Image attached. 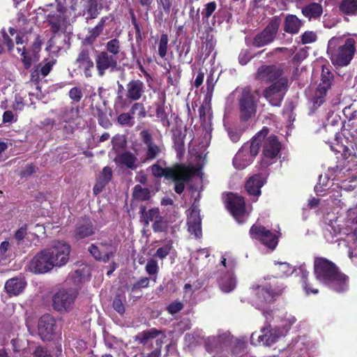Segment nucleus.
Instances as JSON below:
<instances>
[{
	"mask_svg": "<svg viewBox=\"0 0 357 357\" xmlns=\"http://www.w3.org/2000/svg\"><path fill=\"white\" fill-rule=\"evenodd\" d=\"M101 9L102 5L98 3L97 0H87L86 6L87 17L86 19L89 20L97 18Z\"/></svg>",
	"mask_w": 357,
	"mask_h": 357,
	"instance_id": "e433bc0d",
	"label": "nucleus"
},
{
	"mask_svg": "<svg viewBox=\"0 0 357 357\" xmlns=\"http://www.w3.org/2000/svg\"><path fill=\"white\" fill-rule=\"evenodd\" d=\"M168 227V221L161 215H159L152 225V229L155 233L166 232Z\"/></svg>",
	"mask_w": 357,
	"mask_h": 357,
	"instance_id": "de8ad7c7",
	"label": "nucleus"
},
{
	"mask_svg": "<svg viewBox=\"0 0 357 357\" xmlns=\"http://www.w3.org/2000/svg\"><path fill=\"white\" fill-rule=\"evenodd\" d=\"M301 273V283L306 294H317L319 292V289L317 288H314L313 287V284L310 282L309 278L310 273L306 271H302Z\"/></svg>",
	"mask_w": 357,
	"mask_h": 357,
	"instance_id": "a19ab883",
	"label": "nucleus"
},
{
	"mask_svg": "<svg viewBox=\"0 0 357 357\" xmlns=\"http://www.w3.org/2000/svg\"><path fill=\"white\" fill-rule=\"evenodd\" d=\"M264 180L261 174H257L250 176L245 184V189L250 196L259 197L261 195V188L264 185Z\"/></svg>",
	"mask_w": 357,
	"mask_h": 357,
	"instance_id": "b1692460",
	"label": "nucleus"
},
{
	"mask_svg": "<svg viewBox=\"0 0 357 357\" xmlns=\"http://www.w3.org/2000/svg\"><path fill=\"white\" fill-rule=\"evenodd\" d=\"M13 352L21 356V340L18 338H14L10 342Z\"/></svg>",
	"mask_w": 357,
	"mask_h": 357,
	"instance_id": "774afa93",
	"label": "nucleus"
},
{
	"mask_svg": "<svg viewBox=\"0 0 357 357\" xmlns=\"http://www.w3.org/2000/svg\"><path fill=\"white\" fill-rule=\"evenodd\" d=\"M183 308V304L180 301L172 302L167 307V310L171 314L179 312Z\"/></svg>",
	"mask_w": 357,
	"mask_h": 357,
	"instance_id": "e2e57ef3",
	"label": "nucleus"
},
{
	"mask_svg": "<svg viewBox=\"0 0 357 357\" xmlns=\"http://www.w3.org/2000/svg\"><path fill=\"white\" fill-rule=\"evenodd\" d=\"M253 57L249 50H243L238 55L239 63L242 66L246 65Z\"/></svg>",
	"mask_w": 357,
	"mask_h": 357,
	"instance_id": "052dcab7",
	"label": "nucleus"
},
{
	"mask_svg": "<svg viewBox=\"0 0 357 357\" xmlns=\"http://www.w3.org/2000/svg\"><path fill=\"white\" fill-rule=\"evenodd\" d=\"M5 289L10 296L19 295L22 291V280L17 278L8 280L5 284Z\"/></svg>",
	"mask_w": 357,
	"mask_h": 357,
	"instance_id": "c9c22d12",
	"label": "nucleus"
},
{
	"mask_svg": "<svg viewBox=\"0 0 357 357\" xmlns=\"http://www.w3.org/2000/svg\"><path fill=\"white\" fill-rule=\"evenodd\" d=\"M231 17V14L226 8L218 10L213 17L214 20L218 19L219 23H222L225 20L229 22Z\"/></svg>",
	"mask_w": 357,
	"mask_h": 357,
	"instance_id": "4d7b16f0",
	"label": "nucleus"
},
{
	"mask_svg": "<svg viewBox=\"0 0 357 357\" xmlns=\"http://www.w3.org/2000/svg\"><path fill=\"white\" fill-rule=\"evenodd\" d=\"M219 285L222 291L229 293L233 291L236 285V278L232 273L225 274L220 280Z\"/></svg>",
	"mask_w": 357,
	"mask_h": 357,
	"instance_id": "f704fd0d",
	"label": "nucleus"
},
{
	"mask_svg": "<svg viewBox=\"0 0 357 357\" xmlns=\"http://www.w3.org/2000/svg\"><path fill=\"white\" fill-rule=\"evenodd\" d=\"M33 357H52L50 352L42 346L37 347L33 352Z\"/></svg>",
	"mask_w": 357,
	"mask_h": 357,
	"instance_id": "0e129e2a",
	"label": "nucleus"
},
{
	"mask_svg": "<svg viewBox=\"0 0 357 357\" xmlns=\"http://www.w3.org/2000/svg\"><path fill=\"white\" fill-rule=\"evenodd\" d=\"M96 229L88 217H82L75 225L73 238L76 241L89 237L95 234Z\"/></svg>",
	"mask_w": 357,
	"mask_h": 357,
	"instance_id": "aec40b11",
	"label": "nucleus"
},
{
	"mask_svg": "<svg viewBox=\"0 0 357 357\" xmlns=\"http://www.w3.org/2000/svg\"><path fill=\"white\" fill-rule=\"evenodd\" d=\"M284 70L275 65L261 66L256 73V78L265 80L267 83H273L283 77Z\"/></svg>",
	"mask_w": 357,
	"mask_h": 357,
	"instance_id": "a211bd4d",
	"label": "nucleus"
},
{
	"mask_svg": "<svg viewBox=\"0 0 357 357\" xmlns=\"http://www.w3.org/2000/svg\"><path fill=\"white\" fill-rule=\"evenodd\" d=\"M334 81L333 73L325 66H322L320 83L319 84L312 98L314 108L320 107L325 101L327 92L331 89Z\"/></svg>",
	"mask_w": 357,
	"mask_h": 357,
	"instance_id": "9d476101",
	"label": "nucleus"
},
{
	"mask_svg": "<svg viewBox=\"0 0 357 357\" xmlns=\"http://www.w3.org/2000/svg\"><path fill=\"white\" fill-rule=\"evenodd\" d=\"M188 231L194 234L196 238H200L202 236V220L198 213L192 211L188 218Z\"/></svg>",
	"mask_w": 357,
	"mask_h": 357,
	"instance_id": "bb28decb",
	"label": "nucleus"
},
{
	"mask_svg": "<svg viewBox=\"0 0 357 357\" xmlns=\"http://www.w3.org/2000/svg\"><path fill=\"white\" fill-rule=\"evenodd\" d=\"M70 246L61 241H55L51 247L39 252L27 265V270L36 274L46 273L54 266L65 265L70 252Z\"/></svg>",
	"mask_w": 357,
	"mask_h": 357,
	"instance_id": "f257e3e1",
	"label": "nucleus"
},
{
	"mask_svg": "<svg viewBox=\"0 0 357 357\" xmlns=\"http://www.w3.org/2000/svg\"><path fill=\"white\" fill-rule=\"evenodd\" d=\"M282 24L281 15H275L270 18L267 25L262 30L263 32L269 37L273 42L275 40L278 33L279 29Z\"/></svg>",
	"mask_w": 357,
	"mask_h": 357,
	"instance_id": "cd10ccee",
	"label": "nucleus"
},
{
	"mask_svg": "<svg viewBox=\"0 0 357 357\" xmlns=\"http://www.w3.org/2000/svg\"><path fill=\"white\" fill-rule=\"evenodd\" d=\"M75 63L79 70H82L87 78L92 77L94 63L91 59V50L87 47L82 48L75 59Z\"/></svg>",
	"mask_w": 357,
	"mask_h": 357,
	"instance_id": "6ab92c4d",
	"label": "nucleus"
},
{
	"mask_svg": "<svg viewBox=\"0 0 357 357\" xmlns=\"http://www.w3.org/2000/svg\"><path fill=\"white\" fill-rule=\"evenodd\" d=\"M301 43L303 45L314 43L317 40V36L314 31H307L301 35Z\"/></svg>",
	"mask_w": 357,
	"mask_h": 357,
	"instance_id": "bf43d9fd",
	"label": "nucleus"
},
{
	"mask_svg": "<svg viewBox=\"0 0 357 357\" xmlns=\"http://www.w3.org/2000/svg\"><path fill=\"white\" fill-rule=\"evenodd\" d=\"M139 110L138 116L144 118L146 116L145 107L142 102H135L127 113H122L117 117V122L121 126L131 127L134 125V115Z\"/></svg>",
	"mask_w": 357,
	"mask_h": 357,
	"instance_id": "4be33fe9",
	"label": "nucleus"
},
{
	"mask_svg": "<svg viewBox=\"0 0 357 357\" xmlns=\"http://www.w3.org/2000/svg\"><path fill=\"white\" fill-rule=\"evenodd\" d=\"M47 22L50 26L51 32L55 35L60 31L61 26L66 22V19L61 14L48 15Z\"/></svg>",
	"mask_w": 357,
	"mask_h": 357,
	"instance_id": "473e14b6",
	"label": "nucleus"
},
{
	"mask_svg": "<svg viewBox=\"0 0 357 357\" xmlns=\"http://www.w3.org/2000/svg\"><path fill=\"white\" fill-rule=\"evenodd\" d=\"M77 292L74 289H60L53 296V306L57 311L70 309L77 298Z\"/></svg>",
	"mask_w": 357,
	"mask_h": 357,
	"instance_id": "4468645a",
	"label": "nucleus"
},
{
	"mask_svg": "<svg viewBox=\"0 0 357 357\" xmlns=\"http://www.w3.org/2000/svg\"><path fill=\"white\" fill-rule=\"evenodd\" d=\"M249 233L252 239L260 241L271 250H275L278 244V236L261 225L254 224Z\"/></svg>",
	"mask_w": 357,
	"mask_h": 357,
	"instance_id": "9b49d317",
	"label": "nucleus"
},
{
	"mask_svg": "<svg viewBox=\"0 0 357 357\" xmlns=\"http://www.w3.org/2000/svg\"><path fill=\"white\" fill-rule=\"evenodd\" d=\"M276 274L278 277H287L292 274L293 267L287 262H278L275 264Z\"/></svg>",
	"mask_w": 357,
	"mask_h": 357,
	"instance_id": "49530a36",
	"label": "nucleus"
},
{
	"mask_svg": "<svg viewBox=\"0 0 357 357\" xmlns=\"http://www.w3.org/2000/svg\"><path fill=\"white\" fill-rule=\"evenodd\" d=\"M301 13L309 20H317L323 13V7L321 3L312 2L303 6Z\"/></svg>",
	"mask_w": 357,
	"mask_h": 357,
	"instance_id": "c85d7f7f",
	"label": "nucleus"
},
{
	"mask_svg": "<svg viewBox=\"0 0 357 357\" xmlns=\"http://www.w3.org/2000/svg\"><path fill=\"white\" fill-rule=\"evenodd\" d=\"M103 51L119 59V54L121 51L120 40L118 38H112L108 40Z\"/></svg>",
	"mask_w": 357,
	"mask_h": 357,
	"instance_id": "58836bf2",
	"label": "nucleus"
},
{
	"mask_svg": "<svg viewBox=\"0 0 357 357\" xmlns=\"http://www.w3.org/2000/svg\"><path fill=\"white\" fill-rule=\"evenodd\" d=\"M226 207L236 220L243 222L241 218L245 213V202L243 197L229 192L227 196Z\"/></svg>",
	"mask_w": 357,
	"mask_h": 357,
	"instance_id": "2eb2a0df",
	"label": "nucleus"
},
{
	"mask_svg": "<svg viewBox=\"0 0 357 357\" xmlns=\"http://www.w3.org/2000/svg\"><path fill=\"white\" fill-rule=\"evenodd\" d=\"M261 146L262 153L260 166L267 168L277 161L282 149V144L277 136L271 135L264 138Z\"/></svg>",
	"mask_w": 357,
	"mask_h": 357,
	"instance_id": "6e6552de",
	"label": "nucleus"
},
{
	"mask_svg": "<svg viewBox=\"0 0 357 357\" xmlns=\"http://www.w3.org/2000/svg\"><path fill=\"white\" fill-rule=\"evenodd\" d=\"M303 25V20L296 15L287 14L283 22V30L285 33L295 35L299 33Z\"/></svg>",
	"mask_w": 357,
	"mask_h": 357,
	"instance_id": "393cba45",
	"label": "nucleus"
},
{
	"mask_svg": "<svg viewBox=\"0 0 357 357\" xmlns=\"http://www.w3.org/2000/svg\"><path fill=\"white\" fill-rule=\"evenodd\" d=\"M113 172L111 167L106 166L105 167L100 173L98 174L97 180L108 184L112 178Z\"/></svg>",
	"mask_w": 357,
	"mask_h": 357,
	"instance_id": "603ef678",
	"label": "nucleus"
},
{
	"mask_svg": "<svg viewBox=\"0 0 357 357\" xmlns=\"http://www.w3.org/2000/svg\"><path fill=\"white\" fill-rule=\"evenodd\" d=\"M146 86L143 81L139 79H130L126 85L125 105L127 102H137L144 95Z\"/></svg>",
	"mask_w": 357,
	"mask_h": 357,
	"instance_id": "dca6fc26",
	"label": "nucleus"
},
{
	"mask_svg": "<svg viewBox=\"0 0 357 357\" xmlns=\"http://www.w3.org/2000/svg\"><path fill=\"white\" fill-rule=\"evenodd\" d=\"M125 301L126 296L124 293H117L114 298L112 307L114 310L119 314H123L125 313Z\"/></svg>",
	"mask_w": 357,
	"mask_h": 357,
	"instance_id": "79ce46f5",
	"label": "nucleus"
},
{
	"mask_svg": "<svg viewBox=\"0 0 357 357\" xmlns=\"http://www.w3.org/2000/svg\"><path fill=\"white\" fill-rule=\"evenodd\" d=\"M68 96L73 102H79L83 97L82 90L79 87L74 86L69 91Z\"/></svg>",
	"mask_w": 357,
	"mask_h": 357,
	"instance_id": "6e6d98bb",
	"label": "nucleus"
},
{
	"mask_svg": "<svg viewBox=\"0 0 357 357\" xmlns=\"http://www.w3.org/2000/svg\"><path fill=\"white\" fill-rule=\"evenodd\" d=\"M314 273L317 280L337 293L349 289V277L334 262L325 257L314 259Z\"/></svg>",
	"mask_w": 357,
	"mask_h": 357,
	"instance_id": "f03ea898",
	"label": "nucleus"
},
{
	"mask_svg": "<svg viewBox=\"0 0 357 357\" xmlns=\"http://www.w3.org/2000/svg\"><path fill=\"white\" fill-rule=\"evenodd\" d=\"M140 135L142 142L146 146L143 161L147 162L154 160L161 153V148L153 142V137L149 131L142 130Z\"/></svg>",
	"mask_w": 357,
	"mask_h": 357,
	"instance_id": "5701e85b",
	"label": "nucleus"
},
{
	"mask_svg": "<svg viewBox=\"0 0 357 357\" xmlns=\"http://www.w3.org/2000/svg\"><path fill=\"white\" fill-rule=\"evenodd\" d=\"M356 51V40L352 38L343 40L341 37H333L328 40L327 54L335 66H347L354 59Z\"/></svg>",
	"mask_w": 357,
	"mask_h": 357,
	"instance_id": "20e7f679",
	"label": "nucleus"
},
{
	"mask_svg": "<svg viewBox=\"0 0 357 357\" xmlns=\"http://www.w3.org/2000/svg\"><path fill=\"white\" fill-rule=\"evenodd\" d=\"M185 138V134L183 133L181 130L177 129L173 131L172 139L174 142V147L179 158L183 156L185 151L184 143Z\"/></svg>",
	"mask_w": 357,
	"mask_h": 357,
	"instance_id": "2f4dec72",
	"label": "nucleus"
},
{
	"mask_svg": "<svg viewBox=\"0 0 357 357\" xmlns=\"http://www.w3.org/2000/svg\"><path fill=\"white\" fill-rule=\"evenodd\" d=\"M190 52V43H185L182 46V52L179 54V58L183 57V63H191L192 61V58L189 56L188 54Z\"/></svg>",
	"mask_w": 357,
	"mask_h": 357,
	"instance_id": "13d9d810",
	"label": "nucleus"
},
{
	"mask_svg": "<svg viewBox=\"0 0 357 357\" xmlns=\"http://www.w3.org/2000/svg\"><path fill=\"white\" fill-rule=\"evenodd\" d=\"M57 326L56 320L50 314L43 315L38 325V335L43 341H52L56 337Z\"/></svg>",
	"mask_w": 357,
	"mask_h": 357,
	"instance_id": "ddd939ff",
	"label": "nucleus"
},
{
	"mask_svg": "<svg viewBox=\"0 0 357 357\" xmlns=\"http://www.w3.org/2000/svg\"><path fill=\"white\" fill-rule=\"evenodd\" d=\"M116 163L126 167L130 169H135L137 158L130 151H126L117 155L115 158Z\"/></svg>",
	"mask_w": 357,
	"mask_h": 357,
	"instance_id": "c756f323",
	"label": "nucleus"
},
{
	"mask_svg": "<svg viewBox=\"0 0 357 357\" xmlns=\"http://www.w3.org/2000/svg\"><path fill=\"white\" fill-rule=\"evenodd\" d=\"M273 43V40L268 37L263 31L256 34L252 40V45L255 47H262Z\"/></svg>",
	"mask_w": 357,
	"mask_h": 357,
	"instance_id": "c03bdc74",
	"label": "nucleus"
},
{
	"mask_svg": "<svg viewBox=\"0 0 357 357\" xmlns=\"http://www.w3.org/2000/svg\"><path fill=\"white\" fill-rule=\"evenodd\" d=\"M268 132L269 128L264 127L252 137L250 142H246L241 146L233 160L236 169H243L252 163L259 153L262 140Z\"/></svg>",
	"mask_w": 357,
	"mask_h": 357,
	"instance_id": "39448f33",
	"label": "nucleus"
},
{
	"mask_svg": "<svg viewBox=\"0 0 357 357\" xmlns=\"http://www.w3.org/2000/svg\"><path fill=\"white\" fill-rule=\"evenodd\" d=\"M96 110L99 125L105 129L111 127L112 123L107 116V114L98 107H96Z\"/></svg>",
	"mask_w": 357,
	"mask_h": 357,
	"instance_id": "3c124183",
	"label": "nucleus"
},
{
	"mask_svg": "<svg viewBox=\"0 0 357 357\" xmlns=\"http://www.w3.org/2000/svg\"><path fill=\"white\" fill-rule=\"evenodd\" d=\"M270 328V325L268 327L262 328L261 329V335H258L256 332L252 333L250 337V343L255 346H270L276 342L279 337L273 333Z\"/></svg>",
	"mask_w": 357,
	"mask_h": 357,
	"instance_id": "412c9836",
	"label": "nucleus"
},
{
	"mask_svg": "<svg viewBox=\"0 0 357 357\" xmlns=\"http://www.w3.org/2000/svg\"><path fill=\"white\" fill-rule=\"evenodd\" d=\"M155 107V114L153 116H156L161 122L163 126L169 127L171 125V122L168 118V114L167 113L165 107V100L162 102H155L153 103L152 107ZM152 116V114H150Z\"/></svg>",
	"mask_w": 357,
	"mask_h": 357,
	"instance_id": "7c9ffc66",
	"label": "nucleus"
},
{
	"mask_svg": "<svg viewBox=\"0 0 357 357\" xmlns=\"http://www.w3.org/2000/svg\"><path fill=\"white\" fill-rule=\"evenodd\" d=\"M96 67L98 75L102 77L107 71L114 72L118 69L119 59L102 50L96 55Z\"/></svg>",
	"mask_w": 357,
	"mask_h": 357,
	"instance_id": "f8f14e48",
	"label": "nucleus"
},
{
	"mask_svg": "<svg viewBox=\"0 0 357 357\" xmlns=\"http://www.w3.org/2000/svg\"><path fill=\"white\" fill-rule=\"evenodd\" d=\"M150 280L147 277H144L137 280L135 284L131 287V291H134L137 289L146 288L149 286Z\"/></svg>",
	"mask_w": 357,
	"mask_h": 357,
	"instance_id": "680f3d73",
	"label": "nucleus"
},
{
	"mask_svg": "<svg viewBox=\"0 0 357 357\" xmlns=\"http://www.w3.org/2000/svg\"><path fill=\"white\" fill-rule=\"evenodd\" d=\"M139 221L144 227H148L149 223H153L160 215V209L158 207L151 208L149 210H146V207L144 205L139 206Z\"/></svg>",
	"mask_w": 357,
	"mask_h": 357,
	"instance_id": "a878e982",
	"label": "nucleus"
},
{
	"mask_svg": "<svg viewBox=\"0 0 357 357\" xmlns=\"http://www.w3.org/2000/svg\"><path fill=\"white\" fill-rule=\"evenodd\" d=\"M40 64L36 66L31 71L30 82L34 84H38L40 80Z\"/></svg>",
	"mask_w": 357,
	"mask_h": 357,
	"instance_id": "338daca9",
	"label": "nucleus"
},
{
	"mask_svg": "<svg viewBox=\"0 0 357 357\" xmlns=\"http://www.w3.org/2000/svg\"><path fill=\"white\" fill-rule=\"evenodd\" d=\"M169 36L167 33H162L158 40V54L161 59L165 58L168 50Z\"/></svg>",
	"mask_w": 357,
	"mask_h": 357,
	"instance_id": "a18cd8bd",
	"label": "nucleus"
},
{
	"mask_svg": "<svg viewBox=\"0 0 357 357\" xmlns=\"http://www.w3.org/2000/svg\"><path fill=\"white\" fill-rule=\"evenodd\" d=\"M251 289L255 291L257 300L259 303H271L283 292V284L276 280L262 281L260 284H253Z\"/></svg>",
	"mask_w": 357,
	"mask_h": 357,
	"instance_id": "0eeeda50",
	"label": "nucleus"
},
{
	"mask_svg": "<svg viewBox=\"0 0 357 357\" xmlns=\"http://www.w3.org/2000/svg\"><path fill=\"white\" fill-rule=\"evenodd\" d=\"M173 249V241L168 240L165 242V245L157 249L154 256L160 259H165Z\"/></svg>",
	"mask_w": 357,
	"mask_h": 357,
	"instance_id": "8fccbe9b",
	"label": "nucleus"
},
{
	"mask_svg": "<svg viewBox=\"0 0 357 357\" xmlns=\"http://www.w3.org/2000/svg\"><path fill=\"white\" fill-rule=\"evenodd\" d=\"M161 333V331L158 330L155 328H152L149 330L143 331L139 333L135 337V340L140 344L145 345L147 344L149 340L155 338Z\"/></svg>",
	"mask_w": 357,
	"mask_h": 357,
	"instance_id": "72a5a7b5",
	"label": "nucleus"
},
{
	"mask_svg": "<svg viewBox=\"0 0 357 357\" xmlns=\"http://www.w3.org/2000/svg\"><path fill=\"white\" fill-rule=\"evenodd\" d=\"M43 40L39 35H36L32 44L27 48L24 47V68L29 69L32 64L40 59Z\"/></svg>",
	"mask_w": 357,
	"mask_h": 357,
	"instance_id": "f3484780",
	"label": "nucleus"
},
{
	"mask_svg": "<svg viewBox=\"0 0 357 357\" xmlns=\"http://www.w3.org/2000/svg\"><path fill=\"white\" fill-rule=\"evenodd\" d=\"M153 175L156 178L164 176L171 179L174 183V190L176 193L181 195L185 188V184L190 182L195 175L192 167L183 163H176L172 167H162L158 164L151 166Z\"/></svg>",
	"mask_w": 357,
	"mask_h": 357,
	"instance_id": "7ed1b4c3",
	"label": "nucleus"
},
{
	"mask_svg": "<svg viewBox=\"0 0 357 357\" xmlns=\"http://www.w3.org/2000/svg\"><path fill=\"white\" fill-rule=\"evenodd\" d=\"M132 196L133 199L145 202L151 199V190L147 188H143L140 185H136L133 188Z\"/></svg>",
	"mask_w": 357,
	"mask_h": 357,
	"instance_id": "4c0bfd02",
	"label": "nucleus"
},
{
	"mask_svg": "<svg viewBox=\"0 0 357 357\" xmlns=\"http://www.w3.org/2000/svg\"><path fill=\"white\" fill-rule=\"evenodd\" d=\"M217 8V3L215 1H210L204 5L202 10V15L203 18L208 20Z\"/></svg>",
	"mask_w": 357,
	"mask_h": 357,
	"instance_id": "5fc2aeb1",
	"label": "nucleus"
},
{
	"mask_svg": "<svg viewBox=\"0 0 357 357\" xmlns=\"http://www.w3.org/2000/svg\"><path fill=\"white\" fill-rule=\"evenodd\" d=\"M288 88V78L282 77L265 88L262 95L272 106L280 107Z\"/></svg>",
	"mask_w": 357,
	"mask_h": 357,
	"instance_id": "1a4fd4ad",
	"label": "nucleus"
},
{
	"mask_svg": "<svg viewBox=\"0 0 357 357\" xmlns=\"http://www.w3.org/2000/svg\"><path fill=\"white\" fill-rule=\"evenodd\" d=\"M146 271L149 275H155L158 272V266L154 259L149 260L146 265Z\"/></svg>",
	"mask_w": 357,
	"mask_h": 357,
	"instance_id": "69168bd1",
	"label": "nucleus"
},
{
	"mask_svg": "<svg viewBox=\"0 0 357 357\" xmlns=\"http://www.w3.org/2000/svg\"><path fill=\"white\" fill-rule=\"evenodd\" d=\"M213 28L211 27L210 26H208L207 27H206L204 31L202 33V36H200V38L202 40H205L206 46L210 50L213 49L215 44L214 37L211 34Z\"/></svg>",
	"mask_w": 357,
	"mask_h": 357,
	"instance_id": "09e8293b",
	"label": "nucleus"
},
{
	"mask_svg": "<svg viewBox=\"0 0 357 357\" xmlns=\"http://www.w3.org/2000/svg\"><path fill=\"white\" fill-rule=\"evenodd\" d=\"M339 10L347 15L357 14V0H342Z\"/></svg>",
	"mask_w": 357,
	"mask_h": 357,
	"instance_id": "ea45409f",
	"label": "nucleus"
},
{
	"mask_svg": "<svg viewBox=\"0 0 357 357\" xmlns=\"http://www.w3.org/2000/svg\"><path fill=\"white\" fill-rule=\"evenodd\" d=\"M237 102L238 116L241 122L246 123L255 116L258 99L255 96L251 86L247 85L241 89Z\"/></svg>",
	"mask_w": 357,
	"mask_h": 357,
	"instance_id": "423d86ee",
	"label": "nucleus"
},
{
	"mask_svg": "<svg viewBox=\"0 0 357 357\" xmlns=\"http://www.w3.org/2000/svg\"><path fill=\"white\" fill-rule=\"evenodd\" d=\"M102 31L103 30L96 25L89 31V35L86 36L84 41L88 44L92 45Z\"/></svg>",
	"mask_w": 357,
	"mask_h": 357,
	"instance_id": "864d4df0",
	"label": "nucleus"
},
{
	"mask_svg": "<svg viewBox=\"0 0 357 357\" xmlns=\"http://www.w3.org/2000/svg\"><path fill=\"white\" fill-rule=\"evenodd\" d=\"M331 149L336 153H340L344 160L348 159L349 157L357 158V154L354 151L352 146L349 148L342 144H337V148L332 146Z\"/></svg>",
	"mask_w": 357,
	"mask_h": 357,
	"instance_id": "37998d69",
	"label": "nucleus"
}]
</instances>
